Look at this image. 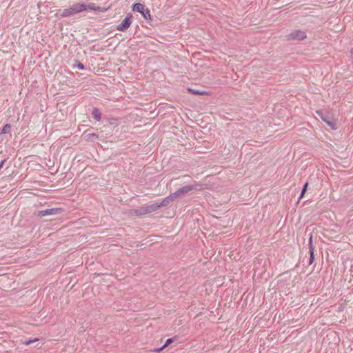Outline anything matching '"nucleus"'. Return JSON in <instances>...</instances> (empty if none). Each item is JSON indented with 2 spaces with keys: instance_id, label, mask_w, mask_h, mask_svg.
<instances>
[{
  "instance_id": "1",
  "label": "nucleus",
  "mask_w": 353,
  "mask_h": 353,
  "mask_svg": "<svg viewBox=\"0 0 353 353\" xmlns=\"http://www.w3.org/2000/svg\"><path fill=\"white\" fill-rule=\"evenodd\" d=\"M202 189V185L194 184V185H189L183 186L177 190H176L172 194H170L168 196L165 197V203L168 204V205L173 202L178 197H180L185 194H188L192 190H201Z\"/></svg>"
},
{
  "instance_id": "2",
  "label": "nucleus",
  "mask_w": 353,
  "mask_h": 353,
  "mask_svg": "<svg viewBox=\"0 0 353 353\" xmlns=\"http://www.w3.org/2000/svg\"><path fill=\"white\" fill-rule=\"evenodd\" d=\"M168 204L165 203V199H163L160 203H156L150 205H145L142 206L141 208L136 210L135 213L137 215H143L146 214H149L153 212L154 211L158 210L161 207L167 206Z\"/></svg>"
},
{
  "instance_id": "3",
  "label": "nucleus",
  "mask_w": 353,
  "mask_h": 353,
  "mask_svg": "<svg viewBox=\"0 0 353 353\" xmlns=\"http://www.w3.org/2000/svg\"><path fill=\"white\" fill-rule=\"evenodd\" d=\"M85 10V6H84V3H74L70 8L64 9L60 14V16L62 18L68 17Z\"/></svg>"
},
{
  "instance_id": "4",
  "label": "nucleus",
  "mask_w": 353,
  "mask_h": 353,
  "mask_svg": "<svg viewBox=\"0 0 353 353\" xmlns=\"http://www.w3.org/2000/svg\"><path fill=\"white\" fill-rule=\"evenodd\" d=\"M132 10L133 11L141 13L145 19H151L150 11L148 8H145L143 4L141 3H135L132 6Z\"/></svg>"
},
{
  "instance_id": "5",
  "label": "nucleus",
  "mask_w": 353,
  "mask_h": 353,
  "mask_svg": "<svg viewBox=\"0 0 353 353\" xmlns=\"http://www.w3.org/2000/svg\"><path fill=\"white\" fill-rule=\"evenodd\" d=\"M132 15L131 14H128L123 21L120 24L117 25V30L121 32H124L128 30L132 24Z\"/></svg>"
},
{
  "instance_id": "6",
  "label": "nucleus",
  "mask_w": 353,
  "mask_h": 353,
  "mask_svg": "<svg viewBox=\"0 0 353 353\" xmlns=\"http://www.w3.org/2000/svg\"><path fill=\"white\" fill-rule=\"evenodd\" d=\"M288 40L301 41L306 38V34L301 30H294L290 33L288 36Z\"/></svg>"
},
{
  "instance_id": "7",
  "label": "nucleus",
  "mask_w": 353,
  "mask_h": 353,
  "mask_svg": "<svg viewBox=\"0 0 353 353\" xmlns=\"http://www.w3.org/2000/svg\"><path fill=\"white\" fill-rule=\"evenodd\" d=\"M63 211V209L60 208L46 209L45 210L40 211L39 215L40 216H53L61 214Z\"/></svg>"
},
{
  "instance_id": "8",
  "label": "nucleus",
  "mask_w": 353,
  "mask_h": 353,
  "mask_svg": "<svg viewBox=\"0 0 353 353\" xmlns=\"http://www.w3.org/2000/svg\"><path fill=\"white\" fill-rule=\"evenodd\" d=\"M319 115H320L321 119L328 125L330 126L332 129L333 130H336L337 129V123L336 122V121L334 119H333L332 118L330 117L328 115H325L322 113H319Z\"/></svg>"
},
{
  "instance_id": "9",
  "label": "nucleus",
  "mask_w": 353,
  "mask_h": 353,
  "mask_svg": "<svg viewBox=\"0 0 353 353\" xmlns=\"http://www.w3.org/2000/svg\"><path fill=\"white\" fill-rule=\"evenodd\" d=\"M92 117L97 121H99L101 119V113L97 108H94L92 111Z\"/></svg>"
},
{
  "instance_id": "10",
  "label": "nucleus",
  "mask_w": 353,
  "mask_h": 353,
  "mask_svg": "<svg viewBox=\"0 0 353 353\" xmlns=\"http://www.w3.org/2000/svg\"><path fill=\"white\" fill-rule=\"evenodd\" d=\"M174 341V338H169V339H168L166 340V341L165 342V343L163 345V346H161L159 348L154 349V352H159V351H161V350H163V348L168 347L169 345H170L172 343H173Z\"/></svg>"
},
{
  "instance_id": "11",
  "label": "nucleus",
  "mask_w": 353,
  "mask_h": 353,
  "mask_svg": "<svg viewBox=\"0 0 353 353\" xmlns=\"http://www.w3.org/2000/svg\"><path fill=\"white\" fill-rule=\"evenodd\" d=\"M188 91L191 92L192 94H196V95H203L206 94L207 92L205 91H201L199 90L193 89V88H188Z\"/></svg>"
},
{
  "instance_id": "12",
  "label": "nucleus",
  "mask_w": 353,
  "mask_h": 353,
  "mask_svg": "<svg viewBox=\"0 0 353 353\" xmlns=\"http://www.w3.org/2000/svg\"><path fill=\"white\" fill-rule=\"evenodd\" d=\"M10 130H11V125H10V124L7 123V124H6V125L3 127V128H2V130H1V132H0V134H7V133H8V132L10 131Z\"/></svg>"
},
{
  "instance_id": "13",
  "label": "nucleus",
  "mask_w": 353,
  "mask_h": 353,
  "mask_svg": "<svg viewBox=\"0 0 353 353\" xmlns=\"http://www.w3.org/2000/svg\"><path fill=\"white\" fill-rule=\"evenodd\" d=\"M84 6H85V10L88 9L92 10H100L101 8L99 6H95L94 3H90L89 5H86L84 3Z\"/></svg>"
},
{
  "instance_id": "14",
  "label": "nucleus",
  "mask_w": 353,
  "mask_h": 353,
  "mask_svg": "<svg viewBox=\"0 0 353 353\" xmlns=\"http://www.w3.org/2000/svg\"><path fill=\"white\" fill-rule=\"evenodd\" d=\"M310 253V259H309V264L311 265L314 260V248H311L309 250Z\"/></svg>"
},
{
  "instance_id": "15",
  "label": "nucleus",
  "mask_w": 353,
  "mask_h": 353,
  "mask_svg": "<svg viewBox=\"0 0 353 353\" xmlns=\"http://www.w3.org/2000/svg\"><path fill=\"white\" fill-rule=\"evenodd\" d=\"M307 186H308V183L306 182L303 188H302V190H301V194H300V196H299V199H301L305 194V193L307 191Z\"/></svg>"
},
{
  "instance_id": "16",
  "label": "nucleus",
  "mask_w": 353,
  "mask_h": 353,
  "mask_svg": "<svg viewBox=\"0 0 353 353\" xmlns=\"http://www.w3.org/2000/svg\"><path fill=\"white\" fill-rule=\"evenodd\" d=\"M38 341V339H34L33 340H26V341H23V343L24 345H30L35 341Z\"/></svg>"
},
{
  "instance_id": "17",
  "label": "nucleus",
  "mask_w": 353,
  "mask_h": 353,
  "mask_svg": "<svg viewBox=\"0 0 353 353\" xmlns=\"http://www.w3.org/2000/svg\"><path fill=\"white\" fill-rule=\"evenodd\" d=\"M311 248H314V246L313 245V243H312V234L310 235V238H309V250L311 249Z\"/></svg>"
},
{
  "instance_id": "18",
  "label": "nucleus",
  "mask_w": 353,
  "mask_h": 353,
  "mask_svg": "<svg viewBox=\"0 0 353 353\" xmlns=\"http://www.w3.org/2000/svg\"><path fill=\"white\" fill-rule=\"evenodd\" d=\"M76 66L79 70H83L85 69L84 65L80 62H78V63L76 65Z\"/></svg>"
},
{
  "instance_id": "19",
  "label": "nucleus",
  "mask_w": 353,
  "mask_h": 353,
  "mask_svg": "<svg viewBox=\"0 0 353 353\" xmlns=\"http://www.w3.org/2000/svg\"><path fill=\"white\" fill-rule=\"evenodd\" d=\"M89 136V138L91 139V138H98V135L96 134H88Z\"/></svg>"
},
{
  "instance_id": "20",
  "label": "nucleus",
  "mask_w": 353,
  "mask_h": 353,
  "mask_svg": "<svg viewBox=\"0 0 353 353\" xmlns=\"http://www.w3.org/2000/svg\"><path fill=\"white\" fill-rule=\"evenodd\" d=\"M6 162V160H2L1 162H0V170L3 168V164L5 163Z\"/></svg>"
},
{
  "instance_id": "21",
  "label": "nucleus",
  "mask_w": 353,
  "mask_h": 353,
  "mask_svg": "<svg viewBox=\"0 0 353 353\" xmlns=\"http://www.w3.org/2000/svg\"><path fill=\"white\" fill-rule=\"evenodd\" d=\"M350 52L353 54V48L351 49Z\"/></svg>"
}]
</instances>
